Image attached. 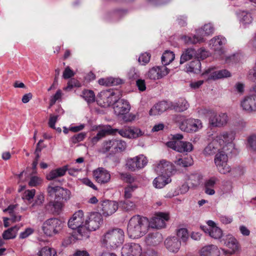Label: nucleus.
I'll list each match as a JSON object with an SVG mask.
<instances>
[{"mask_svg":"<svg viewBox=\"0 0 256 256\" xmlns=\"http://www.w3.org/2000/svg\"><path fill=\"white\" fill-rule=\"evenodd\" d=\"M248 46L253 50H256V34L248 43Z\"/></svg>","mask_w":256,"mask_h":256,"instance_id":"774afa93","label":"nucleus"},{"mask_svg":"<svg viewBox=\"0 0 256 256\" xmlns=\"http://www.w3.org/2000/svg\"><path fill=\"white\" fill-rule=\"evenodd\" d=\"M220 252L218 247L214 244L206 246L200 251V256H220Z\"/></svg>","mask_w":256,"mask_h":256,"instance_id":"cd10ccee","label":"nucleus"},{"mask_svg":"<svg viewBox=\"0 0 256 256\" xmlns=\"http://www.w3.org/2000/svg\"><path fill=\"white\" fill-rule=\"evenodd\" d=\"M142 254V247L138 244L127 243L122 248V256H141Z\"/></svg>","mask_w":256,"mask_h":256,"instance_id":"f3484780","label":"nucleus"},{"mask_svg":"<svg viewBox=\"0 0 256 256\" xmlns=\"http://www.w3.org/2000/svg\"><path fill=\"white\" fill-rule=\"evenodd\" d=\"M130 79H136L140 76L139 72L134 68H131L128 74Z\"/></svg>","mask_w":256,"mask_h":256,"instance_id":"e2e57ef3","label":"nucleus"},{"mask_svg":"<svg viewBox=\"0 0 256 256\" xmlns=\"http://www.w3.org/2000/svg\"><path fill=\"white\" fill-rule=\"evenodd\" d=\"M164 245L170 252L176 254L181 247V241L176 236H170L164 240Z\"/></svg>","mask_w":256,"mask_h":256,"instance_id":"4be33fe9","label":"nucleus"},{"mask_svg":"<svg viewBox=\"0 0 256 256\" xmlns=\"http://www.w3.org/2000/svg\"><path fill=\"white\" fill-rule=\"evenodd\" d=\"M98 82L100 85L112 86L121 84L122 82V80L119 78L110 77L105 78H100L98 80Z\"/></svg>","mask_w":256,"mask_h":256,"instance_id":"e433bc0d","label":"nucleus"},{"mask_svg":"<svg viewBox=\"0 0 256 256\" xmlns=\"http://www.w3.org/2000/svg\"><path fill=\"white\" fill-rule=\"evenodd\" d=\"M163 238L162 234L155 232L149 234L146 239V243L149 245L156 246L162 241Z\"/></svg>","mask_w":256,"mask_h":256,"instance_id":"473e14b6","label":"nucleus"},{"mask_svg":"<svg viewBox=\"0 0 256 256\" xmlns=\"http://www.w3.org/2000/svg\"><path fill=\"white\" fill-rule=\"evenodd\" d=\"M209 54V52L204 48H201L197 50L194 54V58H193V72H196L200 70V60L205 59Z\"/></svg>","mask_w":256,"mask_h":256,"instance_id":"5701e85b","label":"nucleus"},{"mask_svg":"<svg viewBox=\"0 0 256 256\" xmlns=\"http://www.w3.org/2000/svg\"><path fill=\"white\" fill-rule=\"evenodd\" d=\"M42 182V180L41 178L37 176H34L30 178L28 184L30 186H36L40 184Z\"/></svg>","mask_w":256,"mask_h":256,"instance_id":"bf43d9fd","label":"nucleus"},{"mask_svg":"<svg viewBox=\"0 0 256 256\" xmlns=\"http://www.w3.org/2000/svg\"><path fill=\"white\" fill-rule=\"evenodd\" d=\"M118 206L125 211H132L136 208L134 202L130 200L120 201L118 203Z\"/></svg>","mask_w":256,"mask_h":256,"instance_id":"58836bf2","label":"nucleus"},{"mask_svg":"<svg viewBox=\"0 0 256 256\" xmlns=\"http://www.w3.org/2000/svg\"><path fill=\"white\" fill-rule=\"evenodd\" d=\"M240 26L246 28L251 24L253 22L254 18L250 12L247 11L239 12L238 13Z\"/></svg>","mask_w":256,"mask_h":256,"instance_id":"a878e982","label":"nucleus"},{"mask_svg":"<svg viewBox=\"0 0 256 256\" xmlns=\"http://www.w3.org/2000/svg\"><path fill=\"white\" fill-rule=\"evenodd\" d=\"M120 96V92L117 90H102L100 92L98 100L102 106L108 107L114 104Z\"/></svg>","mask_w":256,"mask_h":256,"instance_id":"0eeeda50","label":"nucleus"},{"mask_svg":"<svg viewBox=\"0 0 256 256\" xmlns=\"http://www.w3.org/2000/svg\"><path fill=\"white\" fill-rule=\"evenodd\" d=\"M155 171L158 174L170 176L174 171V166L168 162L162 160L155 167Z\"/></svg>","mask_w":256,"mask_h":256,"instance_id":"b1692460","label":"nucleus"},{"mask_svg":"<svg viewBox=\"0 0 256 256\" xmlns=\"http://www.w3.org/2000/svg\"><path fill=\"white\" fill-rule=\"evenodd\" d=\"M175 55L172 52L166 50L162 56V62L164 66L169 64L174 59Z\"/></svg>","mask_w":256,"mask_h":256,"instance_id":"79ce46f5","label":"nucleus"},{"mask_svg":"<svg viewBox=\"0 0 256 256\" xmlns=\"http://www.w3.org/2000/svg\"><path fill=\"white\" fill-rule=\"evenodd\" d=\"M169 108H171L170 104L165 101L160 102L150 110L149 114L153 116L160 115Z\"/></svg>","mask_w":256,"mask_h":256,"instance_id":"bb28decb","label":"nucleus"},{"mask_svg":"<svg viewBox=\"0 0 256 256\" xmlns=\"http://www.w3.org/2000/svg\"><path fill=\"white\" fill-rule=\"evenodd\" d=\"M228 120V116L226 113L211 112L208 118V124L211 127L220 128L226 126Z\"/></svg>","mask_w":256,"mask_h":256,"instance_id":"ddd939ff","label":"nucleus"},{"mask_svg":"<svg viewBox=\"0 0 256 256\" xmlns=\"http://www.w3.org/2000/svg\"><path fill=\"white\" fill-rule=\"evenodd\" d=\"M172 109H174L176 111L182 112L187 109L188 104L187 102L184 99H180L178 102L174 104L170 103Z\"/></svg>","mask_w":256,"mask_h":256,"instance_id":"4c0bfd02","label":"nucleus"},{"mask_svg":"<svg viewBox=\"0 0 256 256\" xmlns=\"http://www.w3.org/2000/svg\"><path fill=\"white\" fill-rule=\"evenodd\" d=\"M93 174L96 181L100 184H106L110 182V174L104 168H98L93 172Z\"/></svg>","mask_w":256,"mask_h":256,"instance_id":"393cba45","label":"nucleus"},{"mask_svg":"<svg viewBox=\"0 0 256 256\" xmlns=\"http://www.w3.org/2000/svg\"><path fill=\"white\" fill-rule=\"evenodd\" d=\"M120 176L122 180L126 182L129 183L130 184L133 183L136 180L134 177L128 172H120Z\"/></svg>","mask_w":256,"mask_h":256,"instance_id":"5fc2aeb1","label":"nucleus"},{"mask_svg":"<svg viewBox=\"0 0 256 256\" xmlns=\"http://www.w3.org/2000/svg\"><path fill=\"white\" fill-rule=\"evenodd\" d=\"M170 218L168 214L166 212H156L149 221V228L160 229L165 228L166 222Z\"/></svg>","mask_w":256,"mask_h":256,"instance_id":"dca6fc26","label":"nucleus"},{"mask_svg":"<svg viewBox=\"0 0 256 256\" xmlns=\"http://www.w3.org/2000/svg\"><path fill=\"white\" fill-rule=\"evenodd\" d=\"M214 27L212 23L206 24L201 28L195 30L193 35V44L204 43L206 41L205 36H212L214 32Z\"/></svg>","mask_w":256,"mask_h":256,"instance_id":"423d86ee","label":"nucleus"},{"mask_svg":"<svg viewBox=\"0 0 256 256\" xmlns=\"http://www.w3.org/2000/svg\"><path fill=\"white\" fill-rule=\"evenodd\" d=\"M85 221L84 213L82 210L76 212L68 220V228L75 230L73 236L76 240L88 238V230L85 226Z\"/></svg>","mask_w":256,"mask_h":256,"instance_id":"f03ea898","label":"nucleus"},{"mask_svg":"<svg viewBox=\"0 0 256 256\" xmlns=\"http://www.w3.org/2000/svg\"><path fill=\"white\" fill-rule=\"evenodd\" d=\"M38 256H57L54 249L47 246L42 248L38 253Z\"/></svg>","mask_w":256,"mask_h":256,"instance_id":"de8ad7c7","label":"nucleus"},{"mask_svg":"<svg viewBox=\"0 0 256 256\" xmlns=\"http://www.w3.org/2000/svg\"><path fill=\"white\" fill-rule=\"evenodd\" d=\"M34 232L33 228H26L24 232H21L20 234L19 238L24 239L28 238Z\"/></svg>","mask_w":256,"mask_h":256,"instance_id":"69168bd1","label":"nucleus"},{"mask_svg":"<svg viewBox=\"0 0 256 256\" xmlns=\"http://www.w3.org/2000/svg\"><path fill=\"white\" fill-rule=\"evenodd\" d=\"M74 72L69 66H67L63 72L62 77L64 79H68L74 76Z\"/></svg>","mask_w":256,"mask_h":256,"instance_id":"0e129e2a","label":"nucleus"},{"mask_svg":"<svg viewBox=\"0 0 256 256\" xmlns=\"http://www.w3.org/2000/svg\"><path fill=\"white\" fill-rule=\"evenodd\" d=\"M46 191L48 195L51 198H56L63 202H66L70 198V192L59 186H54L52 184L48 186Z\"/></svg>","mask_w":256,"mask_h":256,"instance_id":"6e6552de","label":"nucleus"},{"mask_svg":"<svg viewBox=\"0 0 256 256\" xmlns=\"http://www.w3.org/2000/svg\"><path fill=\"white\" fill-rule=\"evenodd\" d=\"M169 70L165 66H154L150 68L147 72V76L150 80H159L166 76Z\"/></svg>","mask_w":256,"mask_h":256,"instance_id":"6ab92c4d","label":"nucleus"},{"mask_svg":"<svg viewBox=\"0 0 256 256\" xmlns=\"http://www.w3.org/2000/svg\"><path fill=\"white\" fill-rule=\"evenodd\" d=\"M62 95V91L60 90H57L55 94L52 96L50 99V107L52 106L56 103V100L60 99Z\"/></svg>","mask_w":256,"mask_h":256,"instance_id":"052dcab7","label":"nucleus"},{"mask_svg":"<svg viewBox=\"0 0 256 256\" xmlns=\"http://www.w3.org/2000/svg\"><path fill=\"white\" fill-rule=\"evenodd\" d=\"M120 136L128 138H136L145 134L144 132L136 127L124 126L122 129H114Z\"/></svg>","mask_w":256,"mask_h":256,"instance_id":"4468645a","label":"nucleus"},{"mask_svg":"<svg viewBox=\"0 0 256 256\" xmlns=\"http://www.w3.org/2000/svg\"><path fill=\"white\" fill-rule=\"evenodd\" d=\"M82 96L88 103L93 102L95 100L94 94L91 90H84Z\"/></svg>","mask_w":256,"mask_h":256,"instance_id":"603ef678","label":"nucleus"},{"mask_svg":"<svg viewBox=\"0 0 256 256\" xmlns=\"http://www.w3.org/2000/svg\"><path fill=\"white\" fill-rule=\"evenodd\" d=\"M86 136L85 132H80L74 136L70 138V142L72 146L73 145L82 141Z\"/></svg>","mask_w":256,"mask_h":256,"instance_id":"4d7b16f0","label":"nucleus"},{"mask_svg":"<svg viewBox=\"0 0 256 256\" xmlns=\"http://www.w3.org/2000/svg\"><path fill=\"white\" fill-rule=\"evenodd\" d=\"M64 202L63 201L54 198V200H52L49 202L48 206H52L54 208V212L59 214L64 207Z\"/></svg>","mask_w":256,"mask_h":256,"instance_id":"a19ab883","label":"nucleus"},{"mask_svg":"<svg viewBox=\"0 0 256 256\" xmlns=\"http://www.w3.org/2000/svg\"><path fill=\"white\" fill-rule=\"evenodd\" d=\"M64 222L58 218H50L45 220L42 226L44 233L48 236H53L61 231Z\"/></svg>","mask_w":256,"mask_h":256,"instance_id":"20e7f679","label":"nucleus"},{"mask_svg":"<svg viewBox=\"0 0 256 256\" xmlns=\"http://www.w3.org/2000/svg\"><path fill=\"white\" fill-rule=\"evenodd\" d=\"M151 56L148 52L142 53L139 56L138 61L142 65H146L150 60Z\"/></svg>","mask_w":256,"mask_h":256,"instance_id":"13d9d810","label":"nucleus"},{"mask_svg":"<svg viewBox=\"0 0 256 256\" xmlns=\"http://www.w3.org/2000/svg\"><path fill=\"white\" fill-rule=\"evenodd\" d=\"M176 234L182 242H186L189 238L188 231L186 228H180L177 230Z\"/></svg>","mask_w":256,"mask_h":256,"instance_id":"8fccbe9b","label":"nucleus"},{"mask_svg":"<svg viewBox=\"0 0 256 256\" xmlns=\"http://www.w3.org/2000/svg\"><path fill=\"white\" fill-rule=\"evenodd\" d=\"M180 125V129L187 132H190L192 130V120L191 118L186 119L183 118Z\"/></svg>","mask_w":256,"mask_h":256,"instance_id":"37998d69","label":"nucleus"},{"mask_svg":"<svg viewBox=\"0 0 256 256\" xmlns=\"http://www.w3.org/2000/svg\"><path fill=\"white\" fill-rule=\"evenodd\" d=\"M114 139L104 141L102 145L100 152L102 153H106L112 150L114 152Z\"/></svg>","mask_w":256,"mask_h":256,"instance_id":"a18cd8bd","label":"nucleus"},{"mask_svg":"<svg viewBox=\"0 0 256 256\" xmlns=\"http://www.w3.org/2000/svg\"><path fill=\"white\" fill-rule=\"evenodd\" d=\"M146 156L140 154L132 158H128L126 160V167L130 171L135 172L143 168L148 164Z\"/></svg>","mask_w":256,"mask_h":256,"instance_id":"1a4fd4ad","label":"nucleus"},{"mask_svg":"<svg viewBox=\"0 0 256 256\" xmlns=\"http://www.w3.org/2000/svg\"><path fill=\"white\" fill-rule=\"evenodd\" d=\"M18 229L19 227L14 226L5 230L2 234L3 238L5 240L14 238L16 236V233L18 231Z\"/></svg>","mask_w":256,"mask_h":256,"instance_id":"c03bdc74","label":"nucleus"},{"mask_svg":"<svg viewBox=\"0 0 256 256\" xmlns=\"http://www.w3.org/2000/svg\"><path fill=\"white\" fill-rule=\"evenodd\" d=\"M228 158L224 151L219 152L214 158V163L218 171L222 174H226L231 170V168L227 164Z\"/></svg>","mask_w":256,"mask_h":256,"instance_id":"9b49d317","label":"nucleus"},{"mask_svg":"<svg viewBox=\"0 0 256 256\" xmlns=\"http://www.w3.org/2000/svg\"><path fill=\"white\" fill-rule=\"evenodd\" d=\"M103 220L100 214L92 212L86 219L85 226L88 230V238L90 231H94L98 229L102 224Z\"/></svg>","mask_w":256,"mask_h":256,"instance_id":"f8f14e48","label":"nucleus"},{"mask_svg":"<svg viewBox=\"0 0 256 256\" xmlns=\"http://www.w3.org/2000/svg\"><path fill=\"white\" fill-rule=\"evenodd\" d=\"M240 106L242 110L250 114L256 112V94H249L242 98L240 102Z\"/></svg>","mask_w":256,"mask_h":256,"instance_id":"9d476101","label":"nucleus"},{"mask_svg":"<svg viewBox=\"0 0 256 256\" xmlns=\"http://www.w3.org/2000/svg\"><path fill=\"white\" fill-rule=\"evenodd\" d=\"M217 178L215 177H212L205 181L204 187L206 194L212 196L215 194L214 187Z\"/></svg>","mask_w":256,"mask_h":256,"instance_id":"72a5a7b5","label":"nucleus"},{"mask_svg":"<svg viewBox=\"0 0 256 256\" xmlns=\"http://www.w3.org/2000/svg\"><path fill=\"white\" fill-rule=\"evenodd\" d=\"M215 138L220 146H222L224 150H226L227 146H234L232 142L234 139V134L232 132H224L216 136Z\"/></svg>","mask_w":256,"mask_h":256,"instance_id":"a211bd4d","label":"nucleus"},{"mask_svg":"<svg viewBox=\"0 0 256 256\" xmlns=\"http://www.w3.org/2000/svg\"><path fill=\"white\" fill-rule=\"evenodd\" d=\"M231 76L230 72L225 69L215 70L210 75V79L216 80L218 79L227 78Z\"/></svg>","mask_w":256,"mask_h":256,"instance_id":"c9c22d12","label":"nucleus"},{"mask_svg":"<svg viewBox=\"0 0 256 256\" xmlns=\"http://www.w3.org/2000/svg\"><path fill=\"white\" fill-rule=\"evenodd\" d=\"M35 190H26L24 192L23 195V198L26 199L28 201L32 200L35 195Z\"/></svg>","mask_w":256,"mask_h":256,"instance_id":"680f3d73","label":"nucleus"},{"mask_svg":"<svg viewBox=\"0 0 256 256\" xmlns=\"http://www.w3.org/2000/svg\"><path fill=\"white\" fill-rule=\"evenodd\" d=\"M174 163L176 165L184 168L190 166V162H188L186 160L181 158H178V160H176Z\"/></svg>","mask_w":256,"mask_h":256,"instance_id":"338daca9","label":"nucleus"},{"mask_svg":"<svg viewBox=\"0 0 256 256\" xmlns=\"http://www.w3.org/2000/svg\"><path fill=\"white\" fill-rule=\"evenodd\" d=\"M126 148V142L122 140L114 139V152H122Z\"/></svg>","mask_w":256,"mask_h":256,"instance_id":"49530a36","label":"nucleus"},{"mask_svg":"<svg viewBox=\"0 0 256 256\" xmlns=\"http://www.w3.org/2000/svg\"><path fill=\"white\" fill-rule=\"evenodd\" d=\"M114 104V112L118 116H121L122 115H124L128 114L130 110V105L126 100L118 98Z\"/></svg>","mask_w":256,"mask_h":256,"instance_id":"412c9836","label":"nucleus"},{"mask_svg":"<svg viewBox=\"0 0 256 256\" xmlns=\"http://www.w3.org/2000/svg\"><path fill=\"white\" fill-rule=\"evenodd\" d=\"M98 130V136L103 138L107 134H114V129L112 128L110 125L98 126L97 128Z\"/></svg>","mask_w":256,"mask_h":256,"instance_id":"ea45409f","label":"nucleus"},{"mask_svg":"<svg viewBox=\"0 0 256 256\" xmlns=\"http://www.w3.org/2000/svg\"><path fill=\"white\" fill-rule=\"evenodd\" d=\"M183 136L176 134L172 136V140L166 143L168 147L179 152H188L192 150V144L188 142L180 140Z\"/></svg>","mask_w":256,"mask_h":256,"instance_id":"39448f33","label":"nucleus"},{"mask_svg":"<svg viewBox=\"0 0 256 256\" xmlns=\"http://www.w3.org/2000/svg\"><path fill=\"white\" fill-rule=\"evenodd\" d=\"M224 244L230 250V253L234 254L240 249L239 244L237 240L232 236H228L224 240Z\"/></svg>","mask_w":256,"mask_h":256,"instance_id":"c85d7f7f","label":"nucleus"},{"mask_svg":"<svg viewBox=\"0 0 256 256\" xmlns=\"http://www.w3.org/2000/svg\"><path fill=\"white\" fill-rule=\"evenodd\" d=\"M192 58V48H188L186 49L182 53L180 60V64H182L190 60Z\"/></svg>","mask_w":256,"mask_h":256,"instance_id":"3c124183","label":"nucleus"},{"mask_svg":"<svg viewBox=\"0 0 256 256\" xmlns=\"http://www.w3.org/2000/svg\"><path fill=\"white\" fill-rule=\"evenodd\" d=\"M124 240V231L120 228L108 230L102 236L100 240L102 244L110 248H116L120 246Z\"/></svg>","mask_w":256,"mask_h":256,"instance_id":"7ed1b4c3","label":"nucleus"},{"mask_svg":"<svg viewBox=\"0 0 256 256\" xmlns=\"http://www.w3.org/2000/svg\"><path fill=\"white\" fill-rule=\"evenodd\" d=\"M138 188V186L134 184L128 185L124 188V197L125 198H130L132 196V192Z\"/></svg>","mask_w":256,"mask_h":256,"instance_id":"864d4df0","label":"nucleus"},{"mask_svg":"<svg viewBox=\"0 0 256 256\" xmlns=\"http://www.w3.org/2000/svg\"><path fill=\"white\" fill-rule=\"evenodd\" d=\"M246 147L250 150L256 152V134H252L248 138Z\"/></svg>","mask_w":256,"mask_h":256,"instance_id":"09e8293b","label":"nucleus"},{"mask_svg":"<svg viewBox=\"0 0 256 256\" xmlns=\"http://www.w3.org/2000/svg\"><path fill=\"white\" fill-rule=\"evenodd\" d=\"M170 182L171 178L170 176L160 174L158 177L154 180L152 184L154 188H162Z\"/></svg>","mask_w":256,"mask_h":256,"instance_id":"c756f323","label":"nucleus"},{"mask_svg":"<svg viewBox=\"0 0 256 256\" xmlns=\"http://www.w3.org/2000/svg\"><path fill=\"white\" fill-rule=\"evenodd\" d=\"M227 40L225 37L219 35L211 38L208 42L209 48L216 54H220L223 53L224 48Z\"/></svg>","mask_w":256,"mask_h":256,"instance_id":"2eb2a0df","label":"nucleus"},{"mask_svg":"<svg viewBox=\"0 0 256 256\" xmlns=\"http://www.w3.org/2000/svg\"><path fill=\"white\" fill-rule=\"evenodd\" d=\"M16 205H10L7 208L4 210V212H8L12 217L13 221H20L21 219L20 216H15L14 215V210L16 208Z\"/></svg>","mask_w":256,"mask_h":256,"instance_id":"6e6d98bb","label":"nucleus"},{"mask_svg":"<svg viewBox=\"0 0 256 256\" xmlns=\"http://www.w3.org/2000/svg\"><path fill=\"white\" fill-rule=\"evenodd\" d=\"M67 170V166H64L52 170L47 174L46 179L48 180H52L62 176L66 174Z\"/></svg>","mask_w":256,"mask_h":256,"instance_id":"7c9ffc66","label":"nucleus"},{"mask_svg":"<svg viewBox=\"0 0 256 256\" xmlns=\"http://www.w3.org/2000/svg\"><path fill=\"white\" fill-rule=\"evenodd\" d=\"M118 207V204L116 202L106 200L100 203V208L102 215L107 216L114 213Z\"/></svg>","mask_w":256,"mask_h":256,"instance_id":"aec40b11","label":"nucleus"},{"mask_svg":"<svg viewBox=\"0 0 256 256\" xmlns=\"http://www.w3.org/2000/svg\"><path fill=\"white\" fill-rule=\"evenodd\" d=\"M149 220L139 215L133 216L129 220L127 226V233L128 236L133 239L144 236L148 232Z\"/></svg>","mask_w":256,"mask_h":256,"instance_id":"f257e3e1","label":"nucleus"},{"mask_svg":"<svg viewBox=\"0 0 256 256\" xmlns=\"http://www.w3.org/2000/svg\"><path fill=\"white\" fill-rule=\"evenodd\" d=\"M201 229L212 238L218 240L222 237V230L218 227H214V228L208 229L206 226H200Z\"/></svg>","mask_w":256,"mask_h":256,"instance_id":"2f4dec72","label":"nucleus"},{"mask_svg":"<svg viewBox=\"0 0 256 256\" xmlns=\"http://www.w3.org/2000/svg\"><path fill=\"white\" fill-rule=\"evenodd\" d=\"M220 146L214 138L204 149V154L207 156L212 155L218 150V146Z\"/></svg>","mask_w":256,"mask_h":256,"instance_id":"f704fd0d","label":"nucleus"}]
</instances>
